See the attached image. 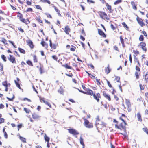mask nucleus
<instances>
[{
    "label": "nucleus",
    "mask_w": 148,
    "mask_h": 148,
    "mask_svg": "<svg viewBox=\"0 0 148 148\" xmlns=\"http://www.w3.org/2000/svg\"><path fill=\"white\" fill-rule=\"evenodd\" d=\"M83 119L84 121V125L86 128H90L93 127L92 124L90 123L89 121L87 120L85 118H83Z\"/></svg>",
    "instance_id": "1"
},
{
    "label": "nucleus",
    "mask_w": 148,
    "mask_h": 148,
    "mask_svg": "<svg viewBox=\"0 0 148 148\" xmlns=\"http://www.w3.org/2000/svg\"><path fill=\"white\" fill-rule=\"evenodd\" d=\"M98 13L102 18L104 19H106L107 20L109 19L108 17L107 14L105 12L99 11L98 12Z\"/></svg>",
    "instance_id": "2"
},
{
    "label": "nucleus",
    "mask_w": 148,
    "mask_h": 148,
    "mask_svg": "<svg viewBox=\"0 0 148 148\" xmlns=\"http://www.w3.org/2000/svg\"><path fill=\"white\" fill-rule=\"evenodd\" d=\"M136 20L138 24L141 27H143L145 25V24L143 22V20L142 19L139 18V17H138L136 18Z\"/></svg>",
    "instance_id": "3"
},
{
    "label": "nucleus",
    "mask_w": 148,
    "mask_h": 148,
    "mask_svg": "<svg viewBox=\"0 0 148 148\" xmlns=\"http://www.w3.org/2000/svg\"><path fill=\"white\" fill-rule=\"evenodd\" d=\"M94 98L97 100L98 102L99 101V98L101 97L99 93L94 94L93 95Z\"/></svg>",
    "instance_id": "4"
},
{
    "label": "nucleus",
    "mask_w": 148,
    "mask_h": 148,
    "mask_svg": "<svg viewBox=\"0 0 148 148\" xmlns=\"http://www.w3.org/2000/svg\"><path fill=\"white\" fill-rule=\"evenodd\" d=\"M69 132L74 135H78L79 133L75 130L73 129H68Z\"/></svg>",
    "instance_id": "5"
},
{
    "label": "nucleus",
    "mask_w": 148,
    "mask_h": 148,
    "mask_svg": "<svg viewBox=\"0 0 148 148\" xmlns=\"http://www.w3.org/2000/svg\"><path fill=\"white\" fill-rule=\"evenodd\" d=\"M10 57L8 59L12 63H16V61L15 57L11 55H9Z\"/></svg>",
    "instance_id": "6"
},
{
    "label": "nucleus",
    "mask_w": 148,
    "mask_h": 148,
    "mask_svg": "<svg viewBox=\"0 0 148 148\" xmlns=\"http://www.w3.org/2000/svg\"><path fill=\"white\" fill-rule=\"evenodd\" d=\"M98 33L100 35L102 36L103 37H106V35L102 30L99 29H98Z\"/></svg>",
    "instance_id": "7"
},
{
    "label": "nucleus",
    "mask_w": 148,
    "mask_h": 148,
    "mask_svg": "<svg viewBox=\"0 0 148 148\" xmlns=\"http://www.w3.org/2000/svg\"><path fill=\"white\" fill-rule=\"evenodd\" d=\"M28 45L30 46L31 48L32 49L34 47V45L33 44V42L32 41L30 40H28L26 41Z\"/></svg>",
    "instance_id": "8"
},
{
    "label": "nucleus",
    "mask_w": 148,
    "mask_h": 148,
    "mask_svg": "<svg viewBox=\"0 0 148 148\" xmlns=\"http://www.w3.org/2000/svg\"><path fill=\"white\" fill-rule=\"evenodd\" d=\"M2 84L4 86L6 87H9L10 85V84L9 83H8L7 81L3 82L2 83Z\"/></svg>",
    "instance_id": "9"
},
{
    "label": "nucleus",
    "mask_w": 148,
    "mask_h": 148,
    "mask_svg": "<svg viewBox=\"0 0 148 148\" xmlns=\"http://www.w3.org/2000/svg\"><path fill=\"white\" fill-rule=\"evenodd\" d=\"M70 29L68 26H66L64 29V31L67 34H69V32H70Z\"/></svg>",
    "instance_id": "10"
},
{
    "label": "nucleus",
    "mask_w": 148,
    "mask_h": 148,
    "mask_svg": "<svg viewBox=\"0 0 148 148\" xmlns=\"http://www.w3.org/2000/svg\"><path fill=\"white\" fill-rule=\"evenodd\" d=\"M50 41V46L52 48H53V49H55L56 48V45L55 44H52L51 43V40H49Z\"/></svg>",
    "instance_id": "11"
},
{
    "label": "nucleus",
    "mask_w": 148,
    "mask_h": 148,
    "mask_svg": "<svg viewBox=\"0 0 148 148\" xmlns=\"http://www.w3.org/2000/svg\"><path fill=\"white\" fill-rule=\"evenodd\" d=\"M103 95L104 97L107 99L109 101H110L111 100V99L110 95H108L105 92L103 93Z\"/></svg>",
    "instance_id": "12"
},
{
    "label": "nucleus",
    "mask_w": 148,
    "mask_h": 148,
    "mask_svg": "<svg viewBox=\"0 0 148 148\" xmlns=\"http://www.w3.org/2000/svg\"><path fill=\"white\" fill-rule=\"evenodd\" d=\"M137 116L138 120L140 121H142V119L141 118V115L139 113H138L137 114Z\"/></svg>",
    "instance_id": "13"
},
{
    "label": "nucleus",
    "mask_w": 148,
    "mask_h": 148,
    "mask_svg": "<svg viewBox=\"0 0 148 148\" xmlns=\"http://www.w3.org/2000/svg\"><path fill=\"white\" fill-rule=\"evenodd\" d=\"M32 116L33 118L35 119H38L39 117V116L35 113L33 114H32Z\"/></svg>",
    "instance_id": "14"
},
{
    "label": "nucleus",
    "mask_w": 148,
    "mask_h": 148,
    "mask_svg": "<svg viewBox=\"0 0 148 148\" xmlns=\"http://www.w3.org/2000/svg\"><path fill=\"white\" fill-rule=\"evenodd\" d=\"M134 61L135 62H137L139 66H140V64L139 63V61L136 56H134Z\"/></svg>",
    "instance_id": "15"
},
{
    "label": "nucleus",
    "mask_w": 148,
    "mask_h": 148,
    "mask_svg": "<svg viewBox=\"0 0 148 148\" xmlns=\"http://www.w3.org/2000/svg\"><path fill=\"white\" fill-rule=\"evenodd\" d=\"M131 4L132 7V8L136 10H137V7L135 5L134 2H131Z\"/></svg>",
    "instance_id": "16"
},
{
    "label": "nucleus",
    "mask_w": 148,
    "mask_h": 148,
    "mask_svg": "<svg viewBox=\"0 0 148 148\" xmlns=\"http://www.w3.org/2000/svg\"><path fill=\"white\" fill-rule=\"evenodd\" d=\"M106 6L107 7V9L109 10L110 12H112V11H111V6L108 5V3H107Z\"/></svg>",
    "instance_id": "17"
},
{
    "label": "nucleus",
    "mask_w": 148,
    "mask_h": 148,
    "mask_svg": "<svg viewBox=\"0 0 148 148\" xmlns=\"http://www.w3.org/2000/svg\"><path fill=\"white\" fill-rule=\"evenodd\" d=\"M109 65H108V66L105 69L106 73L107 74H108L110 71V70L109 68Z\"/></svg>",
    "instance_id": "18"
},
{
    "label": "nucleus",
    "mask_w": 148,
    "mask_h": 148,
    "mask_svg": "<svg viewBox=\"0 0 148 148\" xmlns=\"http://www.w3.org/2000/svg\"><path fill=\"white\" fill-rule=\"evenodd\" d=\"M41 43L43 46L45 47L46 48H47L48 47L47 44L44 41L42 42Z\"/></svg>",
    "instance_id": "19"
},
{
    "label": "nucleus",
    "mask_w": 148,
    "mask_h": 148,
    "mask_svg": "<svg viewBox=\"0 0 148 148\" xmlns=\"http://www.w3.org/2000/svg\"><path fill=\"white\" fill-rule=\"evenodd\" d=\"M125 102H126V103L128 108H129V107H130V106L131 105L130 104V102L129 100H127L126 99V101H125Z\"/></svg>",
    "instance_id": "20"
},
{
    "label": "nucleus",
    "mask_w": 148,
    "mask_h": 148,
    "mask_svg": "<svg viewBox=\"0 0 148 148\" xmlns=\"http://www.w3.org/2000/svg\"><path fill=\"white\" fill-rule=\"evenodd\" d=\"M80 144L82 145L83 147H84V145L83 142V140L81 137H80Z\"/></svg>",
    "instance_id": "21"
},
{
    "label": "nucleus",
    "mask_w": 148,
    "mask_h": 148,
    "mask_svg": "<svg viewBox=\"0 0 148 148\" xmlns=\"http://www.w3.org/2000/svg\"><path fill=\"white\" fill-rule=\"evenodd\" d=\"M1 58L5 62L6 61V58L5 56L4 55H2L1 56Z\"/></svg>",
    "instance_id": "22"
},
{
    "label": "nucleus",
    "mask_w": 148,
    "mask_h": 148,
    "mask_svg": "<svg viewBox=\"0 0 148 148\" xmlns=\"http://www.w3.org/2000/svg\"><path fill=\"white\" fill-rule=\"evenodd\" d=\"M44 138L46 141H47L48 142H49L50 138L49 137L47 136L46 134H45V135Z\"/></svg>",
    "instance_id": "23"
},
{
    "label": "nucleus",
    "mask_w": 148,
    "mask_h": 148,
    "mask_svg": "<svg viewBox=\"0 0 148 148\" xmlns=\"http://www.w3.org/2000/svg\"><path fill=\"white\" fill-rule=\"evenodd\" d=\"M58 92L60 94H62L63 93V89L61 87H60V88L58 90Z\"/></svg>",
    "instance_id": "24"
},
{
    "label": "nucleus",
    "mask_w": 148,
    "mask_h": 148,
    "mask_svg": "<svg viewBox=\"0 0 148 148\" xmlns=\"http://www.w3.org/2000/svg\"><path fill=\"white\" fill-rule=\"evenodd\" d=\"M18 49V50H19V51L21 53H23V54H25V51L23 49H21V48H19Z\"/></svg>",
    "instance_id": "25"
},
{
    "label": "nucleus",
    "mask_w": 148,
    "mask_h": 148,
    "mask_svg": "<svg viewBox=\"0 0 148 148\" xmlns=\"http://www.w3.org/2000/svg\"><path fill=\"white\" fill-rule=\"evenodd\" d=\"M126 125H125L124 124V125H123L122 123H121L120 125H119L120 127H121V128H122V129L124 130H125V126Z\"/></svg>",
    "instance_id": "26"
},
{
    "label": "nucleus",
    "mask_w": 148,
    "mask_h": 148,
    "mask_svg": "<svg viewBox=\"0 0 148 148\" xmlns=\"http://www.w3.org/2000/svg\"><path fill=\"white\" fill-rule=\"evenodd\" d=\"M139 72L136 71L135 73V75L136 76V79H138L139 78Z\"/></svg>",
    "instance_id": "27"
},
{
    "label": "nucleus",
    "mask_w": 148,
    "mask_h": 148,
    "mask_svg": "<svg viewBox=\"0 0 148 148\" xmlns=\"http://www.w3.org/2000/svg\"><path fill=\"white\" fill-rule=\"evenodd\" d=\"M16 85V86L19 89H21V87L19 84L16 82V80L14 81Z\"/></svg>",
    "instance_id": "28"
},
{
    "label": "nucleus",
    "mask_w": 148,
    "mask_h": 148,
    "mask_svg": "<svg viewBox=\"0 0 148 148\" xmlns=\"http://www.w3.org/2000/svg\"><path fill=\"white\" fill-rule=\"evenodd\" d=\"M88 94L90 95H93V91H92L91 90L89 89L88 90Z\"/></svg>",
    "instance_id": "29"
},
{
    "label": "nucleus",
    "mask_w": 148,
    "mask_h": 148,
    "mask_svg": "<svg viewBox=\"0 0 148 148\" xmlns=\"http://www.w3.org/2000/svg\"><path fill=\"white\" fill-rule=\"evenodd\" d=\"M121 0H117L114 2V4L115 5H117L121 3Z\"/></svg>",
    "instance_id": "30"
},
{
    "label": "nucleus",
    "mask_w": 148,
    "mask_h": 148,
    "mask_svg": "<svg viewBox=\"0 0 148 148\" xmlns=\"http://www.w3.org/2000/svg\"><path fill=\"white\" fill-rule=\"evenodd\" d=\"M20 138L21 140V141H22L23 142H26L25 139V138L21 136H20Z\"/></svg>",
    "instance_id": "31"
},
{
    "label": "nucleus",
    "mask_w": 148,
    "mask_h": 148,
    "mask_svg": "<svg viewBox=\"0 0 148 148\" xmlns=\"http://www.w3.org/2000/svg\"><path fill=\"white\" fill-rule=\"evenodd\" d=\"M96 82L97 83V84L98 85H99L101 84V83L100 82V79H98L97 77L95 78Z\"/></svg>",
    "instance_id": "32"
},
{
    "label": "nucleus",
    "mask_w": 148,
    "mask_h": 148,
    "mask_svg": "<svg viewBox=\"0 0 148 148\" xmlns=\"http://www.w3.org/2000/svg\"><path fill=\"white\" fill-rule=\"evenodd\" d=\"M143 130L148 134V130L147 128H144L143 129Z\"/></svg>",
    "instance_id": "33"
},
{
    "label": "nucleus",
    "mask_w": 148,
    "mask_h": 148,
    "mask_svg": "<svg viewBox=\"0 0 148 148\" xmlns=\"http://www.w3.org/2000/svg\"><path fill=\"white\" fill-rule=\"evenodd\" d=\"M122 25H123V26L125 27V28H127V29H128V27L127 25L126 24V23L124 22H123L122 23Z\"/></svg>",
    "instance_id": "34"
},
{
    "label": "nucleus",
    "mask_w": 148,
    "mask_h": 148,
    "mask_svg": "<svg viewBox=\"0 0 148 148\" xmlns=\"http://www.w3.org/2000/svg\"><path fill=\"white\" fill-rule=\"evenodd\" d=\"M13 97L12 98H9L8 97H7V98L9 100V101H12L13 100V99L14 98V95H13Z\"/></svg>",
    "instance_id": "35"
},
{
    "label": "nucleus",
    "mask_w": 148,
    "mask_h": 148,
    "mask_svg": "<svg viewBox=\"0 0 148 148\" xmlns=\"http://www.w3.org/2000/svg\"><path fill=\"white\" fill-rule=\"evenodd\" d=\"M24 111H25L27 113H29V112H30V110L29 109H28L26 108H24Z\"/></svg>",
    "instance_id": "36"
},
{
    "label": "nucleus",
    "mask_w": 148,
    "mask_h": 148,
    "mask_svg": "<svg viewBox=\"0 0 148 148\" xmlns=\"http://www.w3.org/2000/svg\"><path fill=\"white\" fill-rule=\"evenodd\" d=\"M45 103L48 105V106L50 107L51 108V104L47 101H46L44 103Z\"/></svg>",
    "instance_id": "37"
},
{
    "label": "nucleus",
    "mask_w": 148,
    "mask_h": 148,
    "mask_svg": "<svg viewBox=\"0 0 148 148\" xmlns=\"http://www.w3.org/2000/svg\"><path fill=\"white\" fill-rule=\"evenodd\" d=\"M42 1L44 2L47 3H48L49 4H50L51 3L48 0H42Z\"/></svg>",
    "instance_id": "38"
},
{
    "label": "nucleus",
    "mask_w": 148,
    "mask_h": 148,
    "mask_svg": "<svg viewBox=\"0 0 148 148\" xmlns=\"http://www.w3.org/2000/svg\"><path fill=\"white\" fill-rule=\"evenodd\" d=\"M143 36L142 35H141L139 38V40L140 41H142L143 40Z\"/></svg>",
    "instance_id": "39"
},
{
    "label": "nucleus",
    "mask_w": 148,
    "mask_h": 148,
    "mask_svg": "<svg viewBox=\"0 0 148 148\" xmlns=\"http://www.w3.org/2000/svg\"><path fill=\"white\" fill-rule=\"evenodd\" d=\"M64 66L66 68L69 69H71V67L70 66H69L67 64H66L65 65H64Z\"/></svg>",
    "instance_id": "40"
},
{
    "label": "nucleus",
    "mask_w": 148,
    "mask_h": 148,
    "mask_svg": "<svg viewBox=\"0 0 148 148\" xmlns=\"http://www.w3.org/2000/svg\"><path fill=\"white\" fill-rule=\"evenodd\" d=\"M145 80H146V81L148 80V73H147L145 74Z\"/></svg>",
    "instance_id": "41"
},
{
    "label": "nucleus",
    "mask_w": 148,
    "mask_h": 148,
    "mask_svg": "<svg viewBox=\"0 0 148 148\" xmlns=\"http://www.w3.org/2000/svg\"><path fill=\"white\" fill-rule=\"evenodd\" d=\"M27 63L29 65H31V66H33L32 64V63L31 61H28L27 62Z\"/></svg>",
    "instance_id": "42"
},
{
    "label": "nucleus",
    "mask_w": 148,
    "mask_h": 148,
    "mask_svg": "<svg viewBox=\"0 0 148 148\" xmlns=\"http://www.w3.org/2000/svg\"><path fill=\"white\" fill-rule=\"evenodd\" d=\"M39 70L40 71V74H42V73H44V71L43 70L41 67L40 68Z\"/></svg>",
    "instance_id": "43"
},
{
    "label": "nucleus",
    "mask_w": 148,
    "mask_h": 148,
    "mask_svg": "<svg viewBox=\"0 0 148 148\" xmlns=\"http://www.w3.org/2000/svg\"><path fill=\"white\" fill-rule=\"evenodd\" d=\"M26 3L27 5H31L32 3L31 2L27 0L26 1Z\"/></svg>",
    "instance_id": "44"
},
{
    "label": "nucleus",
    "mask_w": 148,
    "mask_h": 148,
    "mask_svg": "<svg viewBox=\"0 0 148 148\" xmlns=\"http://www.w3.org/2000/svg\"><path fill=\"white\" fill-rule=\"evenodd\" d=\"M52 58L56 60V61L57 60L58 58L55 55H53L52 56Z\"/></svg>",
    "instance_id": "45"
},
{
    "label": "nucleus",
    "mask_w": 148,
    "mask_h": 148,
    "mask_svg": "<svg viewBox=\"0 0 148 148\" xmlns=\"http://www.w3.org/2000/svg\"><path fill=\"white\" fill-rule=\"evenodd\" d=\"M33 11V10L31 8H28L26 10L27 12H32Z\"/></svg>",
    "instance_id": "46"
},
{
    "label": "nucleus",
    "mask_w": 148,
    "mask_h": 148,
    "mask_svg": "<svg viewBox=\"0 0 148 148\" xmlns=\"http://www.w3.org/2000/svg\"><path fill=\"white\" fill-rule=\"evenodd\" d=\"M3 66L2 64H0V70L1 71L3 70Z\"/></svg>",
    "instance_id": "47"
},
{
    "label": "nucleus",
    "mask_w": 148,
    "mask_h": 148,
    "mask_svg": "<svg viewBox=\"0 0 148 148\" xmlns=\"http://www.w3.org/2000/svg\"><path fill=\"white\" fill-rule=\"evenodd\" d=\"M1 41L4 44H7V43H5V42L6 41V40L5 39H4V38H3L2 39Z\"/></svg>",
    "instance_id": "48"
},
{
    "label": "nucleus",
    "mask_w": 148,
    "mask_h": 148,
    "mask_svg": "<svg viewBox=\"0 0 148 148\" xmlns=\"http://www.w3.org/2000/svg\"><path fill=\"white\" fill-rule=\"evenodd\" d=\"M8 41L10 43H11L14 47L16 48L15 45H14V42L10 40H9Z\"/></svg>",
    "instance_id": "49"
},
{
    "label": "nucleus",
    "mask_w": 148,
    "mask_h": 148,
    "mask_svg": "<svg viewBox=\"0 0 148 148\" xmlns=\"http://www.w3.org/2000/svg\"><path fill=\"white\" fill-rule=\"evenodd\" d=\"M140 45L142 47H145L146 44L143 42H141L140 43Z\"/></svg>",
    "instance_id": "50"
},
{
    "label": "nucleus",
    "mask_w": 148,
    "mask_h": 148,
    "mask_svg": "<svg viewBox=\"0 0 148 148\" xmlns=\"http://www.w3.org/2000/svg\"><path fill=\"white\" fill-rule=\"evenodd\" d=\"M110 26L111 28L113 30H114L115 29V27H114L113 25L112 24H111Z\"/></svg>",
    "instance_id": "51"
},
{
    "label": "nucleus",
    "mask_w": 148,
    "mask_h": 148,
    "mask_svg": "<svg viewBox=\"0 0 148 148\" xmlns=\"http://www.w3.org/2000/svg\"><path fill=\"white\" fill-rule=\"evenodd\" d=\"M107 83L108 85L111 88L112 87V85H111V84H110V82L108 80H107Z\"/></svg>",
    "instance_id": "52"
},
{
    "label": "nucleus",
    "mask_w": 148,
    "mask_h": 148,
    "mask_svg": "<svg viewBox=\"0 0 148 148\" xmlns=\"http://www.w3.org/2000/svg\"><path fill=\"white\" fill-rule=\"evenodd\" d=\"M78 90L80 92H81L84 94H87L88 93V92H84L82 90H80L79 89H78Z\"/></svg>",
    "instance_id": "53"
},
{
    "label": "nucleus",
    "mask_w": 148,
    "mask_h": 148,
    "mask_svg": "<svg viewBox=\"0 0 148 148\" xmlns=\"http://www.w3.org/2000/svg\"><path fill=\"white\" fill-rule=\"evenodd\" d=\"M4 119L3 118H1L0 119V124L3 123L4 121Z\"/></svg>",
    "instance_id": "54"
},
{
    "label": "nucleus",
    "mask_w": 148,
    "mask_h": 148,
    "mask_svg": "<svg viewBox=\"0 0 148 148\" xmlns=\"http://www.w3.org/2000/svg\"><path fill=\"white\" fill-rule=\"evenodd\" d=\"M36 8L37 9H40L41 10V7L40 6V5H36Z\"/></svg>",
    "instance_id": "55"
},
{
    "label": "nucleus",
    "mask_w": 148,
    "mask_h": 148,
    "mask_svg": "<svg viewBox=\"0 0 148 148\" xmlns=\"http://www.w3.org/2000/svg\"><path fill=\"white\" fill-rule=\"evenodd\" d=\"M18 17H19V18L20 19L22 17H23V15L19 13L18 14Z\"/></svg>",
    "instance_id": "56"
},
{
    "label": "nucleus",
    "mask_w": 148,
    "mask_h": 148,
    "mask_svg": "<svg viewBox=\"0 0 148 148\" xmlns=\"http://www.w3.org/2000/svg\"><path fill=\"white\" fill-rule=\"evenodd\" d=\"M76 48V47H73L71 48H70V50L71 51H75V49Z\"/></svg>",
    "instance_id": "57"
},
{
    "label": "nucleus",
    "mask_w": 148,
    "mask_h": 148,
    "mask_svg": "<svg viewBox=\"0 0 148 148\" xmlns=\"http://www.w3.org/2000/svg\"><path fill=\"white\" fill-rule=\"evenodd\" d=\"M120 77H116L115 78V79L117 81V82H119V80H120Z\"/></svg>",
    "instance_id": "58"
},
{
    "label": "nucleus",
    "mask_w": 148,
    "mask_h": 148,
    "mask_svg": "<svg viewBox=\"0 0 148 148\" xmlns=\"http://www.w3.org/2000/svg\"><path fill=\"white\" fill-rule=\"evenodd\" d=\"M23 23H25L26 24H28V23H29V21L28 20H25V21H24Z\"/></svg>",
    "instance_id": "59"
},
{
    "label": "nucleus",
    "mask_w": 148,
    "mask_h": 148,
    "mask_svg": "<svg viewBox=\"0 0 148 148\" xmlns=\"http://www.w3.org/2000/svg\"><path fill=\"white\" fill-rule=\"evenodd\" d=\"M45 14L47 16V17L48 18H52L51 16V15L50 14H47V13H46V14Z\"/></svg>",
    "instance_id": "60"
},
{
    "label": "nucleus",
    "mask_w": 148,
    "mask_h": 148,
    "mask_svg": "<svg viewBox=\"0 0 148 148\" xmlns=\"http://www.w3.org/2000/svg\"><path fill=\"white\" fill-rule=\"evenodd\" d=\"M40 100L41 102H43L44 103L45 102V101H46L45 100V99L44 98H42L40 99Z\"/></svg>",
    "instance_id": "61"
},
{
    "label": "nucleus",
    "mask_w": 148,
    "mask_h": 148,
    "mask_svg": "<svg viewBox=\"0 0 148 148\" xmlns=\"http://www.w3.org/2000/svg\"><path fill=\"white\" fill-rule=\"evenodd\" d=\"M136 70L138 71V72H139L140 71V69L137 66L136 67Z\"/></svg>",
    "instance_id": "62"
},
{
    "label": "nucleus",
    "mask_w": 148,
    "mask_h": 148,
    "mask_svg": "<svg viewBox=\"0 0 148 148\" xmlns=\"http://www.w3.org/2000/svg\"><path fill=\"white\" fill-rule=\"evenodd\" d=\"M20 20L23 22H24V21H25V19H24L23 18V17H22L20 19Z\"/></svg>",
    "instance_id": "63"
},
{
    "label": "nucleus",
    "mask_w": 148,
    "mask_h": 148,
    "mask_svg": "<svg viewBox=\"0 0 148 148\" xmlns=\"http://www.w3.org/2000/svg\"><path fill=\"white\" fill-rule=\"evenodd\" d=\"M142 99V98L141 97H140L139 98H138L137 99V101H138L140 102V101Z\"/></svg>",
    "instance_id": "64"
}]
</instances>
